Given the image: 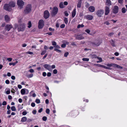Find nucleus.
Returning <instances> with one entry per match:
<instances>
[{"instance_id": "nucleus-33", "label": "nucleus", "mask_w": 127, "mask_h": 127, "mask_svg": "<svg viewBox=\"0 0 127 127\" xmlns=\"http://www.w3.org/2000/svg\"><path fill=\"white\" fill-rule=\"evenodd\" d=\"M52 44L54 46H55L57 45L56 43L54 41H52Z\"/></svg>"}, {"instance_id": "nucleus-46", "label": "nucleus", "mask_w": 127, "mask_h": 127, "mask_svg": "<svg viewBox=\"0 0 127 127\" xmlns=\"http://www.w3.org/2000/svg\"><path fill=\"white\" fill-rule=\"evenodd\" d=\"M104 24H106L107 25H109L110 24V23L108 21H105L104 23Z\"/></svg>"}, {"instance_id": "nucleus-3", "label": "nucleus", "mask_w": 127, "mask_h": 127, "mask_svg": "<svg viewBox=\"0 0 127 127\" xmlns=\"http://www.w3.org/2000/svg\"><path fill=\"white\" fill-rule=\"evenodd\" d=\"M3 9L6 10L10 11L12 10L11 7L7 3L5 4L3 7Z\"/></svg>"}, {"instance_id": "nucleus-55", "label": "nucleus", "mask_w": 127, "mask_h": 127, "mask_svg": "<svg viewBox=\"0 0 127 127\" xmlns=\"http://www.w3.org/2000/svg\"><path fill=\"white\" fill-rule=\"evenodd\" d=\"M29 71L31 73H33L34 72V70L32 69L30 70Z\"/></svg>"}, {"instance_id": "nucleus-15", "label": "nucleus", "mask_w": 127, "mask_h": 127, "mask_svg": "<svg viewBox=\"0 0 127 127\" xmlns=\"http://www.w3.org/2000/svg\"><path fill=\"white\" fill-rule=\"evenodd\" d=\"M89 10L90 12H93L95 11V7L92 6H90L89 8Z\"/></svg>"}, {"instance_id": "nucleus-16", "label": "nucleus", "mask_w": 127, "mask_h": 127, "mask_svg": "<svg viewBox=\"0 0 127 127\" xmlns=\"http://www.w3.org/2000/svg\"><path fill=\"white\" fill-rule=\"evenodd\" d=\"M11 7H13L15 6V3L14 2L11 1L10 2L9 4Z\"/></svg>"}, {"instance_id": "nucleus-37", "label": "nucleus", "mask_w": 127, "mask_h": 127, "mask_svg": "<svg viewBox=\"0 0 127 127\" xmlns=\"http://www.w3.org/2000/svg\"><path fill=\"white\" fill-rule=\"evenodd\" d=\"M95 65L98 67H102L103 65L100 64H95Z\"/></svg>"}, {"instance_id": "nucleus-26", "label": "nucleus", "mask_w": 127, "mask_h": 127, "mask_svg": "<svg viewBox=\"0 0 127 127\" xmlns=\"http://www.w3.org/2000/svg\"><path fill=\"white\" fill-rule=\"evenodd\" d=\"M114 64H107V65L109 66V67H111V66H113L114 67Z\"/></svg>"}, {"instance_id": "nucleus-45", "label": "nucleus", "mask_w": 127, "mask_h": 127, "mask_svg": "<svg viewBox=\"0 0 127 127\" xmlns=\"http://www.w3.org/2000/svg\"><path fill=\"white\" fill-rule=\"evenodd\" d=\"M53 72L54 74H56L57 73V69H55L53 71Z\"/></svg>"}, {"instance_id": "nucleus-58", "label": "nucleus", "mask_w": 127, "mask_h": 127, "mask_svg": "<svg viewBox=\"0 0 127 127\" xmlns=\"http://www.w3.org/2000/svg\"><path fill=\"white\" fill-rule=\"evenodd\" d=\"M31 105L32 107H34L35 105V103H34L32 102L31 104Z\"/></svg>"}, {"instance_id": "nucleus-63", "label": "nucleus", "mask_w": 127, "mask_h": 127, "mask_svg": "<svg viewBox=\"0 0 127 127\" xmlns=\"http://www.w3.org/2000/svg\"><path fill=\"white\" fill-rule=\"evenodd\" d=\"M43 110V109L42 108H40L38 111V112L39 113H41Z\"/></svg>"}, {"instance_id": "nucleus-25", "label": "nucleus", "mask_w": 127, "mask_h": 127, "mask_svg": "<svg viewBox=\"0 0 127 127\" xmlns=\"http://www.w3.org/2000/svg\"><path fill=\"white\" fill-rule=\"evenodd\" d=\"M28 27L29 28H30L32 26L31 22V21H29L28 24Z\"/></svg>"}, {"instance_id": "nucleus-49", "label": "nucleus", "mask_w": 127, "mask_h": 127, "mask_svg": "<svg viewBox=\"0 0 127 127\" xmlns=\"http://www.w3.org/2000/svg\"><path fill=\"white\" fill-rule=\"evenodd\" d=\"M65 27V25L64 24H62L60 26V27L61 28H64Z\"/></svg>"}, {"instance_id": "nucleus-9", "label": "nucleus", "mask_w": 127, "mask_h": 127, "mask_svg": "<svg viewBox=\"0 0 127 127\" xmlns=\"http://www.w3.org/2000/svg\"><path fill=\"white\" fill-rule=\"evenodd\" d=\"M43 66L44 68L49 71H51L52 70L51 69V66L50 65L47 64H45L43 65Z\"/></svg>"}, {"instance_id": "nucleus-11", "label": "nucleus", "mask_w": 127, "mask_h": 127, "mask_svg": "<svg viewBox=\"0 0 127 127\" xmlns=\"http://www.w3.org/2000/svg\"><path fill=\"white\" fill-rule=\"evenodd\" d=\"M105 15H108L110 12L109 8L107 6H106L105 8Z\"/></svg>"}, {"instance_id": "nucleus-18", "label": "nucleus", "mask_w": 127, "mask_h": 127, "mask_svg": "<svg viewBox=\"0 0 127 127\" xmlns=\"http://www.w3.org/2000/svg\"><path fill=\"white\" fill-rule=\"evenodd\" d=\"M5 21L6 22H8L10 20V18L9 16L7 15H6L4 17Z\"/></svg>"}, {"instance_id": "nucleus-51", "label": "nucleus", "mask_w": 127, "mask_h": 127, "mask_svg": "<svg viewBox=\"0 0 127 127\" xmlns=\"http://www.w3.org/2000/svg\"><path fill=\"white\" fill-rule=\"evenodd\" d=\"M7 104L6 102V101H4L2 103V105H5Z\"/></svg>"}, {"instance_id": "nucleus-30", "label": "nucleus", "mask_w": 127, "mask_h": 127, "mask_svg": "<svg viewBox=\"0 0 127 127\" xmlns=\"http://www.w3.org/2000/svg\"><path fill=\"white\" fill-rule=\"evenodd\" d=\"M122 12L123 13H125L126 12V8H124L123 7L122 8Z\"/></svg>"}, {"instance_id": "nucleus-43", "label": "nucleus", "mask_w": 127, "mask_h": 127, "mask_svg": "<svg viewBox=\"0 0 127 127\" xmlns=\"http://www.w3.org/2000/svg\"><path fill=\"white\" fill-rule=\"evenodd\" d=\"M54 47H55V48H57L58 49H60V47L58 45H56L55 46H54Z\"/></svg>"}, {"instance_id": "nucleus-60", "label": "nucleus", "mask_w": 127, "mask_h": 127, "mask_svg": "<svg viewBox=\"0 0 127 127\" xmlns=\"http://www.w3.org/2000/svg\"><path fill=\"white\" fill-rule=\"evenodd\" d=\"M51 66V68L53 69H54L56 67L55 65H52Z\"/></svg>"}, {"instance_id": "nucleus-28", "label": "nucleus", "mask_w": 127, "mask_h": 127, "mask_svg": "<svg viewBox=\"0 0 127 127\" xmlns=\"http://www.w3.org/2000/svg\"><path fill=\"white\" fill-rule=\"evenodd\" d=\"M18 110L19 111L23 108V107L21 105H19L18 106Z\"/></svg>"}, {"instance_id": "nucleus-61", "label": "nucleus", "mask_w": 127, "mask_h": 127, "mask_svg": "<svg viewBox=\"0 0 127 127\" xmlns=\"http://www.w3.org/2000/svg\"><path fill=\"white\" fill-rule=\"evenodd\" d=\"M68 3L67 1H65L64 2V4L65 5H68Z\"/></svg>"}, {"instance_id": "nucleus-29", "label": "nucleus", "mask_w": 127, "mask_h": 127, "mask_svg": "<svg viewBox=\"0 0 127 127\" xmlns=\"http://www.w3.org/2000/svg\"><path fill=\"white\" fill-rule=\"evenodd\" d=\"M64 22L66 24H67L68 23V20L67 18H65L64 19Z\"/></svg>"}, {"instance_id": "nucleus-12", "label": "nucleus", "mask_w": 127, "mask_h": 127, "mask_svg": "<svg viewBox=\"0 0 127 127\" xmlns=\"http://www.w3.org/2000/svg\"><path fill=\"white\" fill-rule=\"evenodd\" d=\"M85 17L87 19L89 20H91L93 18V16L91 15H88L85 16Z\"/></svg>"}, {"instance_id": "nucleus-21", "label": "nucleus", "mask_w": 127, "mask_h": 127, "mask_svg": "<svg viewBox=\"0 0 127 127\" xmlns=\"http://www.w3.org/2000/svg\"><path fill=\"white\" fill-rule=\"evenodd\" d=\"M110 43L112 46L113 47H115L116 45L115 43V42L113 40H112L110 41Z\"/></svg>"}, {"instance_id": "nucleus-32", "label": "nucleus", "mask_w": 127, "mask_h": 127, "mask_svg": "<svg viewBox=\"0 0 127 127\" xmlns=\"http://www.w3.org/2000/svg\"><path fill=\"white\" fill-rule=\"evenodd\" d=\"M33 76V74H31L29 75H28L27 76L28 78H29L32 77Z\"/></svg>"}, {"instance_id": "nucleus-20", "label": "nucleus", "mask_w": 127, "mask_h": 127, "mask_svg": "<svg viewBox=\"0 0 127 127\" xmlns=\"http://www.w3.org/2000/svg\"><path fill=\"white\" fill-rule=\"evenodd\" d=\"M59 6L60 8H63L65 7V6L64 5L63 3V2H61L60 3Z\"/></svg>"}, {"instance_id": "nucleus-8", "label": "nucleus", "mask_w": 127, "mask_h": 127, "mask_svg": "<svg viewBox=\"0 0 127 127\" xmlns=\"http://www.w3.org/2000/svg\"><path fill=\"white\" fill-rule=\"evenodd\" d=\"M58 11V9L57 7H54L53 8V10L52 12V14L53 15H55L57 13Z\"/></svg>"}, {"instance_id": "nucleus-54", "label": "nucleus", "mask_w": 127, "mask_h": 127, "mask_svg": "<svg viewBox=\"0 0 127 127\" xmlns=\"http://www.w3.org/2000/svg\"><path fill=\"white\" fill-rule=\"evenodd\" d=\"M66 45L65 44H63L61 45V47L63 48H64L66 47Z\"/></svg>"}, {"instance_id": "nucleus-57", "label": "nucleus", "mask_w": 127, "mask_h": 127, "mask_svg": "<svg viewBox=\"0 0 127 127\" xmlns=\"http://www.w3.org/2000/svg\"><path fill=\"white\" fill-rule=\"evenodd\" d=\"M49 30L50 31H54V29H52L51 28H49Z\"/></svg>"}, {"instance_id": "nucleus-5", "label": "nucleus", "mask_w": 127, "mask_h": 127, "mask_svg": "<svg viewBox=\"0 0 127 127\" xmlns=\"http://www.w3.org/2000/svg\"><path fill=\"white\" fill-rule=\"evenodd\" d=\"M38 28L39 29H41L42 28L44 25V22L43 20H39L38 22Z\"/></svg>"}, {"instance_id": "nucleus-56", "label": "nucleus", "mask_w": 127, "mask_h": 127, "mask_svg": "<svg viewBox=\"0 0 127 127\" xmlns=\"http://www.w3.org/2000/svg\"><path fill=\"white\" fill-rule=\"evenodd\" d=\"M5 83L7 84H9V81L8 80H6L5 81Z\"/></svg>"}, {"instance_id": "nucleus-2", "label": "nucleus", "mask_w": 127, "mask_h": 127, "mask_svg": "<svg viewBox=\"0 0 127 127\" xmlns=\"http://www.w3.org/2000/svg\"><path fill=\"white\" fill-rule=\"evenodd\" d=\"M25 25L23 24L18 26V31H23L25 30Z\"/></svg>"}, {"instance_id": "nucleus-1", "label": "nucleus", "mask_w": 127, "mask_h": 127, "mask_svg": "<svg viewBox=\"0 0 127 127\" xmlns=\"http://www.w3.org/2000/svg\"><path fill=\"white\" fill-rule=\"evenodd\" d=\"M32 8L31 5L30 4H28L26 6L24 10V13L27 14L29 13L31 11Z\"/></svg>"}, {"instance_id": "nucleus-6", "label": "nucleus", "mask_w": 127, "mask_h": 127, "mask_svg": "<svg viewBox=\"0 0 127 127\" xmlns=\"http://www.w3.org/2000/svg\"><path fill=\"white\" fill-rule=\"evenodd\" d=\"M17 4L20 9H21L24 5V2L21 0H18L17 1Z\"/></svg>"}, {"instance_id": "nucleus-44", "label": "nucleus", "mask_w": 127, "mask_h": 127, "mask_svg": "<svg viewBox=\"0 0 127 127\" xmlns=\"http://www.w3.org/2000/svg\"><path fill=\"white\" fill-rule=\"evenodd\" d=\"M69 54V53L68 52H65L64 55V57H67L68 55Z\"/></svg>"}, {"instance_id": "nucleus-34", "label": "nucleus", "mask_w": 127, "mask_h": 127, "mask_svg": "<svg viewBox=\"0 0 127 127\" xmlns=\"http://www.w3.org/2000/svg\"><path fill=\"white\" fill-rule=\"evenodd\" d=\"M85 31L86 32L88 33L90 35H92V34L91 33H90V31L88 29H86L85 30Z\"/></svg>"}, {"instance_id": "nucleus-27", "label": "nucleus", "mask_w": 127, "mask_h": 127, "mask_svg": "<svg viewBox=\"0 0 127 127\" xmlns=\"http://www.w3.org/2000/svg\"><path fill=\"white\" fill-rule=\"evenodd\" d=\"M11 109L12 111H15L16 110V109L14 106H12L11 107Z\"/></svg>"}, {"instance_id": "nucleus-23", "label": "nucleus", "mask_w": 127, "mask_h": 127, "mask_svg": "<svg viewBox=\"0 0 127 127\" xmlns=\"http://www.w3.org/2000/svg\"><path fill=\"white\" fill-rule=\"evenodd\" d=\"M114 67H117L118 68L122 69L123 67L118 64H115Z\"/></svg>"}, {"instance_id": "nucleus-14", "label": "nucleus", "mask_w": 127, "mask_h": 127, "mask_svg": "<svg viewBox=\"0 0 127 127\" xmlns=\"http://www.w3.org/2000/svg\"><path fill=\"white\" fill-rule=\"evenodd\" d=\"M101 43V41L100 40L96 41L95 42H94L93 43V44H94L96 46H99L100 44Z\"/></svg>"}, {"instance_id": "nucleus-64", "label": "nucleus", "mask_w": 127, "mask_h": 127, "mask_svg": "<svg viewBox=\"0 0 127 127\" xmlns=\"http://www.w3.org/2000/svg\"><path fill=\"white\" fill-rule=\"evenodd\" d=\"M12 60V59L11 58H8L7 59V60L10 62Z\"/></svg>"}, {"instance_id": "nucleus-52", "label": "nucleus", "mask_w": 127, "mask_h": 127, "mask_svg": "<svg viewBox=\"0 0 127 127\" xmlns=\"http://www.w3.org/2000/svg\"><path fill=\"white\" fill-rule=\"evenodd\" d=\"M75 37L76 39L79 40V35H75Z\"/></svg>"}, {"instance_id": "nucleus-47", "label": "nucleus", "mask_w": 127, "mask_h": 127, "mask_svg": "<svg viewBox=\"0 0 127 127\" xmlns=\"http://www.w3.org/2000/svg\"><path fill=\"white\" fill-rule=\"evenodd\" d=\"M85 4V6L87 8L89 6L90 4L86 2Z\"/></svg>"}, {"instance_id": "nucleus-59", "label": "nucleus", "mask_w": 127, "mask_h": 127, "mask_svg": "<svg viewBox=\"0 0 127 127\" xmlns=\"http://www.w3.org/2000/svg\"><path fill=\"white\" fill-rule=\"evenodd\" d=\"M51 73L50 72H49L47 73V76L48 77H50L51 76Z\"/></svg>"}, {"instance_id": "nucleus-36", "label": "nucleus", "mask_w": 127, "mask_h": 127, "mask_svg": "<svg viewBox=\"0 0 127 127\" xmlns=\"http://www.w3.org/2000/svg\"><path fill=\"white\" fill-rule=\"evenodd\" d=\"M35 102L37 104H39L40 103V100L39 99H36L35 100Z\"/></svg>"}, {"instance_id": "nucleus-48", "label": "nucleus", "mask_w": 127, "mask_h": 127, "mask_svg": "<svg viewBox=\"0 0 127 127\" xmlns=\"http://www.w3.org/2000/svg\"><path fill=\"white\" fill-rule=\"evenodd\" d=\"M32 119H28L27 120V122H30L32 121Z\"/></svg>"}, {"instance_id": "nucleus-38", "label": "nucleus", "mask_w": 127, "mask_h": 127, "mask_svg": "<svg viewBox=\"0 0 127 127\" xmlns=\"http://www.w3.org/2000/svg\"><path fill=\"white\" fill-rule=\"evenodd\" d=\"M46 52V50H43L42 51L41 53V55H44Z\"/></svg>"}, {"instance_id": "nucleus-41", "label": "nucleus", "mask_w": 127, "mask_h": 127, "mask_svg": "<svg viewBox=\"0 0 127 127\" xmlns=\"http://www.w3.org/2000/svg\"><path fill=\"white\" fill-rule=\"evenodd\" d=\"M54 50L57 52H58L60 53H61V50H59L57 48H55Z\"/></svg>"}, {"instance_id": "nucleus-7", "label": "nucleus", "mask_w": 127, "mask_h": 127, "mask_svg": "<svg viewBox=\"0 0 127 127\" xmlns=\"http://www.w3.org/2000/svg\"><path fill=\"white\" fill-rule=\"evenodd\" d=\"M49 15V13L48 11L46 10L44 11V16L45 19H47L48 18Z\"/></svg>"}, {"instance_id": "nucleus-53", "label": "nucleus", "mask_w": 127, "mask_h": 127, "mask_svg": "<svg viewBox=\"0 0 127 127\" xmlns=\"http://www.w3.org/2000/svg\"><path fill=\"white\" fill-rule=\"evenodd\" d=\"M27 114V112L26 111H24L22 113V114L23 115H26Z\"/></svg>"}, {"instance_id": "nucleus-42", "label": "nucleus", "mask_w": 127, "mask_h": 127, "mask_svg": "<svg viewBox=\"0 0 127 127\" xmlns=\"http://www.w3.org/2000/svg\"><path fill=\"white\" fill-rule=\"evenodd\" d=\"M114 34V33L113 32H111L109 33L108 35V36L109 37H111Z\"/></svg>"}, {"instance_id": "nucleus-19", "label": "nucleus", "mask_w": 127, "mask_h": 127, "mask_svg": "<svg viewBox=\"0 0 127 127\" xmlns=\"http://www.w3.org/2000/svg\"><path fill=\"white\" fill-rule=\"evenodd\" d=\"M106 4L107 5L109 6L111 4V1L110 0H106Z\"/></svg>"}, {"instance_id": "nucleus-17", "label": "nucleus", "mask_w": 127, "mask_h": 127, "mask_svg": "<svg viewBox=\"0 0 127 127\" xmlns=\"http://www.w3.org/2000/svg\"><path fill=\"white\" fill-rule=\"evenodd\" d=\"M76 9L75 8L73 11L72 13V17H74L75 16L76 14Z\"/></svg>"}, {"instance_id": "nucleus-50", "label": "nucleus", "mask_w": 127, "mask_h": 127, "mask_svg": "<svg viewBox=\"0 0 127 127\" xmlns=\"http://www.w3.org/2000/svg\"><path fill=\"white\" fill-rule=\"evenodd\" d=\"M26 53L30 55H32L33 54V53L32 52L30 51H28L26 52Z\"/></svg>"}, {"instance_id": "nucleus-4", "label": "nucleus", "mask_w": 127, "mask_h": 127, "mask_svg": "<svg viewBox=\"0 0 127 127\" xmlns=\"http://www.w3.org/2000/svg\"><path fill=\"white\" fill-rule=\"evenodd\" d=\"M104 13V11L102 9H99L96 12L97 15L99 17H101Z\"/></svg>"}, {"instance_id": "nucleus-10", "label": "nucleus", "mask_w": 127, "mask_h": 127, "mask_svg": "<svg viewBox=\"0 0 127 127\" xmlns=\"http://www.w3.org/2000/svg\"><path fill=\"white\" fill-rule=\"evenodd\" d=\"M119 7L117 6H115L114 7L113 9V12L115 14L117 13L118 12Z\"/></svg>"}, {"instance_id": "nucleus-40", "label": "nucleus", "mask_w": 127, "mask_h": 127, "mask_svg": "<svg viewBox=\"0 0 127 127\" xmlns=\"http://www.w3.org/2000/svg\"><path fill=\"white\" fill-rule=\"evenodd\" d=\"M50 110L49 109L47 108V109L46 110V113L48 114H49L50 112Z\"/></svg>"}, {"instance_id": "nucleus-24", "label": "nucleus", "mask_w": 127, "mask_h": 127, "mask_svg": "<svg viewBox=\"0 0 127 127\" xmlns=\"http://www.w3.org/2000/svg\"><path fill=\"white\" fill-rule=\"evenodd\" d=\"M25 92V90L24 89H22L21 91V93L22 95L24 94Z\"/></svg>"}, {"instance_id": "nucleus-39", "label": "nucleus", "mask_w": 127, "mask_h": 127, "mask_svg": "<svg viewBox=\"0 0 127 127\" xmlns=\"http://www.w3.org/2000/svg\"><path fill=\"white\" fill-rule=\"evenodd\" d=\"M82 60L84 61H88L89 60V59L87 58H83L82 59Z\"/></svg>"}, {"instance_id": "nucleus-22", "label": "nucleus", "mask_w": 127, "mask_h": 127, "mask_svg": "<svg viewBox=\"0 0 127 127\" xmlns=\"http://www.w3.org/2000/svg\"><path fill=\"white\" fill-rule=\"evenodd\" d=\"M27 120V118L26 117H22L21 119V121L22 122H25Z\"/></svg>"}, {"instance_id": "nucleus-35", "label": "nucleus", "mask_w": 127, "mask_h": 127, "mask_svg": "<svg viewBox=\"0 0 127 127\" xmlns=\"http://www.w3.org/2000/svg\"><path fill=\"white\" fill-rule=\"evenodd\" d=\"M64 14L66 16H67L69 15V14L68 13L67 11H65L64 12Z\"/></svg>"}, {"instance_id": "nucleus-13", "label": "nucleus", "mask_w": 127, "mask_h": 127, "mask_svg": "<svg viewBox=\"0 0 127 127\" xmlns=\"http://www.w3.org/2000/svg\"><path fill=\"white\" fill-rule=\"evenodd\" d=\"M12 28V25H7L5 26L6 29L7 31H9L10 29Z\"/></svg>"}, {"instance_id": "nucleus-31", "label": "nucleus", "mask_w": 127, "mask_h": 127, "mask_svg": "<svg viewBox=\"0 0 127 127\" xmlns=\"http://www.w3.org/2000/svg\"><path fill=\"white\" fill-rule=\"evenodd\" d=\"M42 120L44 121H46L47 119V117L46 116H43L42 118Z\"/></svg>"}, {"instance_id": "nucleus-62", "label": "nucleus", "mask_w": 127, "mask_h": 127, "mask_svg": "<svg viewBox=\"0 0 127 127\" xmlns=\"http://www.w3.org/2000/svg\"><path fill=\"white\" fill-rule=\"evenodd\" d=\"M46 73L45 72H43V73L42 75L43 76H44V77L45 76H46Z\"/></svg>"}]
</instances>
